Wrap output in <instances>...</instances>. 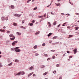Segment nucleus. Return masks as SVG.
I'll return each instance as SVG.
<instances>
[{"mask_svg": "<svg viewBox=\"0 0 79 79\" xmlns=\"http://www.w3.org/2000/svg\"><path fill=\"white\" fill-rule=\"evenodd\" d=\"M9 37H10V39L11 40H15V36L14 35L12 34H10V35H9Z\"/></svg>", "mask_w": 79, "mask_h": 79, "instance_id": "f257e3e1", "label": "nucleus"}, {"mask_svg": "<svg viewBox=\"0 0 79 79\" xmlns=\"http://www.w3.org/2000/svg\"><path fill=\"white\" fill-rule=\"evenodd\" d=\"M17 44V41H14L12 44V45H13V46H15V44Z\"/></svg>", "mask_w": 79, "mask_h": 79, "instance_id": "f03ea898", "label": "nucleus"}, {"mask_svg": "<svg viewBox=\"0 0 79 79\" xmlns=\"http://www.w3.org/2000/svg\"><path fill=\"white\" fill-rule=\"evenodd\" d=\"M73 52L74 54H76L77 53V48H75L73 50Z\"/></svg>", "mask_w": 79, "mask_h": 79, "instance_id": "7ed1b4c3", "label": "nucleus"}, {"mask_svg": "<svg viewBox=\"0 0 79 79\" xmlns=\"http://www.w3.org/2000/svg\"><path fill=\"white\" fill-rule=\"evenodd\" d=\"M16 17V16H18V17H19V16H20L21 15H19V14H16L14 15Z\"/></svg>", "mask_w": 79, "mask_h": 79, "instance_id": "20e7f679", "label": "nucleus"}, {"mask_svg": "<svg viewBox=\"0 0 79 79\" xmlns=\"http://www.w3.org/2000/svg\"><path fill=\"white\" fill-rule=\"evenodd\" d=\"M33 68H34V66L33 65L31 67L29 68V69L30 70H31V69H32Z\"/></svg>", "mask_w": 79, "mask_h": 79, "instance_id": "39448f33", "label": "nucleus"}, {"mask_svg": "<svg viewBox=\"0 0 79 79\" xmlns=\"http://www.w3.org/2000/svg\"><path fill=\"white\" fill-rule=\"evenodd\" d=\"M34 74V72H32L31 73H30L28 76V77H30V76H31V75H32V74Z\"/></svg>", "mask_w": 79, "mask_h": 79, "instance_id": "423d86ee", "label": "nucleus"}, {"mask_svg": "<svg viewBox=\"0 0 79 79\" xmlns=\"http://www.w3.org/2000/svg\"><path fill=\"white\" fill-rule=\"evenodd\" d=\"M74 36V35H69V37H68V39L70 38V37H73Z\"/></svg>", "mask_w": 79, "mask_h": 79, "instance_id": "0eeeda50", "label": "nucleus"}, {"mask_svg": "<svg viewBox=\"0 0 79 79\" xmlns=\"http://www.w3.org/2000/svg\"><path fill=\"white\" fill-rule=\"evenodd\" d=\"M15 52H21V50L20 49H18L15 50Z\"/></svg>", "mask_w": 79, "mask_h": 79, "instance_id": "6e6552de", "label": "nucleus"}, {"mask_svg": "<svg viewBox=\"0 0 79 79\" xmlns=\"http://www.w3.org/2000/svg\"><path fill=\"white\" fill-rule=\"evenodd\" d=\"M21 72H19L18 73H17L15 75V76H17V75H18V76H19V75H21Z\"/></svg>", "mask_w": 79, "mask_h": 79, "instance_id": "1a4fd4ad", "label": "nucleus"}, {"mask_svg": "<svg viewBox=\"0 0 79 79\" xmlns=\"http://www.w3.org/2000/svg\"><path fill=\"white\" fill-rule=\"evenodd\" d=\"M48 26H51V23L50 22H48Z\"/></svg>", "mask_w": 79, "mask_h": 79, "instance_id": "9d476101", "label": "nucleus"}, {"mask_svg": "<svg viewBox=\"0 0 79 79\" xmlns=\"http://www.w3.org/2000/svg\"><path fill=\"white\" fill-rule=\"evenodd\" d=\"M75 30H78V29H79V27H75Z\"/></svg>", "mask_w": 79, "mask_h": 79, "instance_id": "9b49d317", "label": "nucleus"}, {"mask_svg": "<svg viewBox=\"0 0 79 79\" xmlns=\"http://www.w3.org/2000/svg\"><path fill=\"white\" fill-rule=\"evenodd\" d=\"M52 34V33H50L48 35V37H50V35H51Z\"/></svg>", "mask_w": 79, "mask_h": 79, "instance_id": "f8f14e48", "label": "nucleus"}, {"mask_svg": "<svg viewBox=\"0 0 79 79\" xmlns=\"http://www.w3.org/2000/svg\"><path fill=\"white\" fill-rule=\"evenodd\" d=\"M48 73V72H46L45 73H44L43 74V76H45V75H46V74H47Z\"/></svg>", "mask_w": 79, "mask_h": 79, "instance_id": "ddd939ff", "label": "nucleus"}, {"mask_svg": "<svg viewBox=\"0 0 79 79\" xmlns=\"http://www.w3.org/2000/svg\"><path fill=\"white\" fill-rule=\"evenodd\" d=\"M13 26H17V25H18V24L16 23H14L13 24Z\"/></svg>", "mask_w": 79, "mask_h": 79, "instance_id": "4468645a", "label": "nucleus"}, {"mask_svg": "<svg viewBox=\"0 0 79 79\" xmlns=\"http://www.w3.org/2000/svg\"><path fill=\"white\" fill-rule=\"evenodd\" d=\"M37 48V45L33 47L34 49H36V48Z\"/></svg>", "mask_w": 79, "mask_h": 79, "instance_id": "2eb2a0df", "label": "nucleus"}, {"mask_svg": "<svg viewBox=\"0 0 79 79\" xmlns=\"http://www.w3.org/2000/svg\"><path fill=\"white\" fill-rule=\"evenodd\" d=\"M54 26H55V25H56V21H55L53 24Z\"/></svg>", "mask_w": 79, "mask_h": 79, "instance_id": "dca6fc26", "label": "nucleus"}, {"mask_svg": "<svg viewBox=\"0 0 79 79\" xmlns=\"http://www.w3.org/2000/svg\"><path fill=\"white\" fill-rule=\"evenodd\" d=\"M10 7L11 8H12V9H14V6H13V5H11L10 6Z\"/></svg>", "mask_w": 79, "mask_h": 79, "instance_id": "f3484780", "label": "nucleus"}, {"mask_svg": "<svg viewBox=\"0 0 79 79\" xmlns=\"http://www.w3.org/2000/svg\"><path fill=\"white\" fill-rule=\"evenodd\" d=\"M39 33H40V31L36 32V33H35V35H37V34H39Z\"/></svg>", "mask_w": 79, "mask_h": 79, "instance_id": "a211bd4d", "label": "nucleus"}, {"mask_svg": "<svg viewBox=\"0 0 79 79\" xmlns=\"http://www.w3.org/2000/svg\"><path fill=\"white\" fill-rule=\"evenodd\" d=\"M59 44V42H58L56 43H53L52 44V45H55V44Z\"/></svg>", "mask_w": 79, "mask_h": 79, "instance_id": "6ab92c4d", "label": "nucleus"}, {"mask_svg": "<svg viewBox=\"0 0 79 79\" xmlns=\"http://www.w3.org/2000/svg\"><path fill=\"white\" fill-rule=\"evenodd\" d=\"M0 31L1 32H5V30H2V29H1L0 30Z\"/></svg>", "mask_w": 79, "mask_h": 79, "instance_id": "aec40b11", "label": "nucleus"}, {"mask_svg": "<svg viewBox=\"0 0 79 79\" xmlns=\"http://www.w3.org/2000/svg\"><path fill=\"white\" fill-rule=\"evenodd\" d=\"M21 74L22 75H23V74H25V73H24V72H22L21 73Z\"/></svg>", "mask_w": 79, "mask_h": 79, "instance_id": "412c9836", "label": "nucleus"}, {"mask_svg": "<svg viewBox=\"0 0 79 79\" xmlns=\"http://www.w3.org/2000/svg\"><path fill=\"white\" fill-rule=\"evenodd\" d=\"M17 34H18L19 35H21V33L18 32H17Z\"/></svg>", "mask_w": 79, "mask_h": 79, "instance_id": "4be33fe9", "label": "nucleus"}, {"mask_svg": "<svg viewBox=\"0 0 79 79\" xmlns=\"http://www.w3.org/2000/svg\"><path fill=\"white\" fill-rule=\"evenodd\" d=\"M19 48V47H17L15 48V50H18V49Z\"/></svg>", "mask_w": 79, "mask_h": 79, "instance_id": "5701e85b", "label": "nucleus"}, {"mask_svg": "<svg viewBox=\"0 0 79 79\" xmlns=\"http://www.w3.org/2000/svg\"><path fill=\"white\" fill-rule=\"evenodd\" d=\"M5 19V18L4 17H2V20H4Z\"/></svg>", "mask_w": 79, "mask_h": 79, "instance_id": "b1692460", "label": "nucleus"}, {"mask_svg": "<svg viewBox=\"0 0 79 79\" xmlns=\"http://www.w3.org/2000/svg\"><path fill=\"white\" fill-rule=\"evenodd\" d=\"M57 37H58L57 36H54L53 38V39H57Z\"/></svg>", "mask_w": 79, "mask_h": 79, "instance_id": "393cba45", "label": "nucleus"}, {"mask_svg": "<svg viewBox=\"0 0 79 79\" xmlns=\"http://www.w3.org/2000/svg\"><path fill=\"white\" fill-rule=\"evenodd\" d=\"M45 67V65H42L41 66V68H44Z\"/></svg>", "mask_w": 79, "mask_h": 79, "instance_id": "a878e982", "label": "nucleus"}, {"mask_svg": "<svg viewBox=\"0 0 79 79\" xmlns=\"http://www.w3.org/2000/svg\"><path fill=\"white\" fill-rule=\"evenodd\" d=\"M56 6H60L61 4L60 3H58L56 5Z\"/></svg>", "mask_w": 79, "mask_h": 79, "instance_id": "bb28decb", "label": "nucleus"}, {"mask_svg": "<svg viewBox=\"0 0 79 79\" xmlns=\"http://www.w3.org/2000/svg\"><path fill=\"white\" fill-rule=\"evenodd\" d=\"M45 43H43L42 44V47H44V46H45Z\"/></svg>", "mask_w": 79, "mask_h": 79, "instance_id": "cd10ccee", "label": "nucleus"}, {"mask_svg": "<svg viewBox=\"0 0 79 79\" xmlns=\"http://www.w3.org/2000/svg\"><path fill=\"white\" fill-rule=\"evenodd\" d=\"M39 55V54L37 53H36L35 54V56H38V55Z\"/></svg>", "mask_w": 79, "mask_h": 79, "instance_id": "c85d7f7f", "label": "nucleus"}, {"mask_svg": "<svg viewBox=\"0 0 79 79\" xmlns=\"http://www.w3.org/2000/svg\"><path fill=\"white\" fill-rule=\"evenodd\" d=\"M12 64H13V63H10V64H8V66H11V65Z\"/></svg>", "mask_w": 79, "mask_h": 79, "instance_id": "c756f323", "label": "nucleus"}, {"mask_svg": "<svg viewBox=\"0 0 79 79\" xmlns=\"http://www.w3.org/2000/svg\"><path fill=\"white\" fill-rule=\"evenodd\" d=\"M19 61L18 60H17V59L15 60V62H18Z\"/></svg>", "mask_w": 79, "mask_h": 79, "instance_id": "7c9ffc66", "label": "nucleus"}, {"mask_svg": "<svg viewBox=\"0 0 79 79\" xmlns=\"http://www.w3.org/2000/svg\"><path fill=\"white\" fill-rule=\"evenodd\" d=\"M37 7H35V8H34L33 9V10H37Z\"/></svg>", "mask_w": 79, "mask_h": 79, "instance_id": "2f4dec72", "label": "nucleus"}, {"mask_svg": "<svg viewBox=\"0 0 79 79\" xmlns=\"http://www.w3.org/2000/svg\"><path fill=\"white\" fill-rule=\"evenodd\" d=\"M56 71H54L53 72L54 74H56Z\"/></svg>", "mask_w": 79, "mask_h": 79, "instance_id": "473e14b6", "label": "nucleus"}, {"mask_svg": "<svg viewBox=\"0 0 79 79\" xmlns=\"http://www.w3.org/2000/svg\"><path fill=\"white\" fill-rule=\"evenodd\" d=\"M30 26H33V23H31L30 24Z\"/></svg>", "mask_w": 79, "mask_h": 79, "instance_id": "72a5a7b5", "label": "nucleus"}, {"mask_svg": "<svg viewBox=\"0 0 79 79\" xmlns=\"http://www.w3.org/2000/svg\"><path fill=\"white\" fill-rule=\"evenodd\" d=\"M10 31H7L6 32V33H7V34H9V33H10Z\"/></svg>", "mask_w": 79, "mask_h": 79, "instance_id": "f704fd0d", "label": "nucleus"}, {"mask_svg": "<svg viewBox=\"0 0 79 79\" xmlns=\"http://www.w3.org/2000/svg\"><path fill=\"white\" fill-rule=\"evenodd\" d=\"M24 23V20H23L22 21V24Z\"/></svg>", "mask_w": 79, "mask_h": 79, "instance_id": "c9c22d12", "label": "nucleus"}, {"mask_svg": "<svg viewBox=\"0 0 79 79\" xmlns=\"http://www.w3.org/2000/svg\"><path fill=\"white\" fill-rule=\"evenodd\" d=\"M52 58L53 59H55V56H53Z\"/></svg>", "mask_w": 79, "mask_h": 79, "instance_id": "e433bc0d", "label": "nucleus"}, {"mask_svg": "<svg viewBox=\"0 0 79 79\" xmlns=\"http://www.w3.org/2000/svg\"><path fill=\"white\" fill-rule=\"evenodd\" d=\"M52 5V3H50L49 5L48 6H47V7H49Z\"/></svg>", "mask_w": 79, "mask_h": 79, "instance_id": "4c0bfd02", "label": "nucleus"}, {"mask_svg": "<svg viewBox=\"0 0 79 79\" xmlns=\"http://www.w3.org/2000/svg\"><path fill=\"white\" fill-rule=\"evenodd\" d=\"M59 66H60V65L59 64H57L56 65V67H59Z\"/></svg>", "mask_w": 79, "mask_h": 79, "instance_id": "58836bf2", "label": "nucleus"}, {"mask_svg": "<svg viewBox=\"0 0 79 79\" xmlns=\"http://www.w3.org/2000/svg\"><path fill=\"white\" fill-rule=\"evenodd\" d=\"M51 52H55V50H51Z\"/></svg>", "mask_w": 79, "mask_h": 79, "instance_id": "ea45409f", "label": "nucleus"}, {"mask_svg": "<svg viewBox=\"0 0 79 79\" xmlns=\"http://www.w3.org/2000/svg\"><path fill=\"white\" fill-rule=\"evenodd\" d=\"M31 0H28V1H27V3H29L30 2H31Z\"/></svg>", "mask_w": 79, "mask_h": 79, "instance_id": "a19ab883", "label": "nucleus"}, {"mask_svg": "<svg viewBox=\"0 0 79 79\" xmlns=\"http://www.w3.org/2000/svg\"><path fill=\"white\" fill-rule=\"evenodd\" d=\"M41 17H44V16H39V18H41Z\"/></svg>", "mask_w": 79, "mask_h": 79, "instance_id": "79ce46f5", "label": "nucleus"}, {"mask_svg": "<svg viewBox=\"0 0 79 79\" xmlns=\"http://www.w3.org/2000/svg\"><path fill=\"white\" fill-rule=\"evenodd\" d=\"M62 78H63L61 76H60L59 78V79H62Z\"/></svg>", "mask_w": 79, "mask_h": 79, "instance_id": "37998d69", "label": "nucleus"}, {"mask_svg": "<svg viewBox=\"0 0 79 79\" xmlns=\"http://www.w3.org/2000/svg\"><path fill=\"white\" fill-rule=\"evenodd\" d=\"M8 17H7L6 18V20H8Z\"/></svg>", "mask_w": 79, "mask_h": 79, "instance_id": "c03bdc74", "label": "nucleus"}, {"mask_svg": "<svg viewBox=\"0 0 79 79\" xmlns=\"http://www.w3.org/2000/svg\"><path fill=\"white\" fill-rule=\"evenodd\" d=\"M20 28L23 29V28H24V27L23 26H22L20 27Z\"/></svg>", "mask_w": 79, "mask_h": 79, "instance_id": "a18cd8bd", "label": "nucleus"}, {"mask_svg": "<svg viewBox=\"0 0 79 79\" xmlns=\"http://www.w3.org/2000/svg\"><path fill=\"white\" fill-rule=\"evenodd\" d=\"M44 56H48V55L47 54H44Z\"/></svg>", "mask_w": 79, "mask_h": 79, "instance_id": "49530a36", "label": "nucleus"}, {"mask_svg": "<svg viewBox=\"0 0 79 79\" xmlns=\"http://www.w3.org/2000/svg\"><path fill=\"white\" fill-rule=\"evenodd\" d=\"M50 58H48V59H47V61H49V60H50Z\"/></svg>", "mask_w": 79, "mask_h": 79, "instance_id": "de8ad7c7", "label": "nucleus"}, {"mask_svg": "<svg viewBox=\"0 0 79 79\" xmlns=\"http://www.w3.org/2000/svg\"><path fill=\"white\" fill-rule=\"evenodd\" d=\"M69 3H70V4L71 5H73V3L71 2H69Z\"/></svg>", "mask_w": 79, "mask_h": 79, "instance_id": "09e8293b", "label": "nucleus"}, {"mask_svg": "<svg viewBox=\"0 0 79 79\" xmlns=\"http://www.w3.org/2000/svg\"><path fill=\"white\" fill-rule=\"evenodd\" d=\"M67 53H70V52H69V51H67Z\"/></svg>", "mask_w": 79, "mask_h": 79, "instance_id": "8fccbe9b", "label": "nucleus"}, {"mask_svg": "<svg viewBox=\"0 0 79 79\" xmlns=\"http://www.w3.org/2000/svg\"><path fill=\"white\" fill-rule=\"evenodd\" d=\"M76 33H77V34H76V35H78V34H79V32H77Z\"/></svg>", "mask_w": 79, "mask_h": 79, "instance_id": "3c124183", "label": "nucleus"}, {"mask_svg": "<svg viewBox=\"0 0 79 79\" xmlns=\"http://www.w3.org/2000/svg\"><path fill=\"white\" fill-rule=\"evenodd\" d=\"M76 15H79V13H76Z\"/></svg>", "mask_w": 79, "mask_h": 79, "instance_id": "603ef678", "label": "nucleus"}, {"mask_svg": "<svg viewBox=\"0 0 79 79\" xmlns=\"http://www.w3.org/2000/svg\"><path fill=\"white\" fill-rule=\"evenodd\" d=\"M51 15H54V14L53 13V12H51Z\"/></svg>", "mask_w": 79, "mask_h": 79, "instance_id": "864d4df0", "label": "nucleus"}, {"mask_svg": "<svg viewBox=\"0 0 79 79\" xmlns=\"http://www.w3.org/2000/svg\"><path fill=\"white\" fill-rule=\"evenodd\" d=\"M72 58V56H69V58Z\"/></svg>", "mask_w": 79, "mask_h": 79, "instance_id": "5fc2aeb1", "label": "nucleus"}, {"mask_svg": "<svg viewBox=\"0 0 79 79\" xmlns=\"http://www.w3.org/2000/svg\"><path fill=\"white\" fill-rule=\"evenodd\" d=\"M32 22L33 23H35V20H33Z\"/></svg>", "mask_w": 79, "mask_h": 79, "instance_id": "6e6d98bb", "label": "nucleus"}, {"mask_svg": "<svg viewBox=\"0 0 79 79\" xmlns=\"http://www.w3.org/2000/svg\"><path fill=\"white\" fill-rule=\"evenodd\" d=\"M60 26V24H59L57 26V27H59Z\"/></svg>", "mask_w": 79, "mask_h": 79, "instance_id": "4d7b16f0", "label": "nucleus"}, {"mask_svg": "<svg viewBox=\"0 0 79 79\" xmlns=\"http://www.w3.org/2000/svg\"><path fill=\"white\" fill-rule=\"evenodd\" d=\"M66 15H67V16H69V14H66Z\"/></svg>", "mask_w": 79, "mask_h": 79, "instance_id": "13d9d810", "label": "nucleus"}, {"mask_svg": "<svg viewBox=\"0 0 79 79\" xmlns=\"http://www.w3.org/2000/svg\"><path fill=\"white\" fill-rule=\"evenodd\" d=\"M35 76V74H34L33 75V77Z\"/></svg>", "mask_w": 79, "mask_h": 79, "instance_id": "bf43d9fd", "label": "nucleus"}, {"mask_svg": "<svg viewBox=\"0 0 79 79\" xmlns=\"http://www.w3.org/2000/svg\"><path fill=\"white\" fill-rule=\"evenodd\" d=\"M2 66H3L2 65V64H0V67H2Z\"/></svg>", "mask_w": 79, "mask_h": 79, "instance_id": "052dcab7", "label": "nucleus"}, {"mask_svg": "<svg viewBox=\"0 0 79 79\" xmlns=\"http://www.w3.org/2000/svg\"><path fill=\"white\" fill-rule=\"evenodd\" d=\"M3 29H6V27H3Z\"/></svg>", "mask_w": 79, "mask_h": 79, "instance_id": "680f3d73", "label": "nucleus"}, {"mask_svg": "<svg viewBox=\"0 0 79 79\" xmlns=\"http://www.w3.org/2000/svg\"><path fill=\"white\" fill-rule=\"evenodd\" d=\"M61 15H64V14H63V13H61Z\"/></svg>", "mask_w": 79, "mask_h": 79, "instance_id": "e2e57ef3", "label": "nucleus"}, {"mask_svg": "<svg viewBox=\"0 0 79 79\" xmlns=\"http://www.w3.org/2000/svg\"><path fill=\"white\" fill-rule=\"evenodd\" d=\"M66 24V23H64V24Z\"/></svg>", "mask_w": 79, "mask_h": 79, "instance_id": "0e129e2a", "label": "nucleus"}, {"mask_svg": "<svg viewBox=\"0 0 79 79\" xmlns=\"http://www.w3.org/2000/svg\"><path fill=\"white\" fill-rule=\"evenodd\" d=\"M63 26H64V24H63L62 25Z\"/></svg>", "mask_w": 79, "mask_h": 79, "instance_id": "69168bd1", "label": "nucleus"}, {"mask_svg": "<svg viewBox=\"0 0 79 79\" xmlns=\"http://www.w3.org/2000/svg\"><path fill=\"white\" fill-rule=\"evenodd\" d=\"M51 42H52V40L50 41L49 42L50 43H51Z\"/></svg>", "mask_w": 79, "mask_h": 79, "instance_id": "338daca9", "label": "nucleus"}, {"mask_svg": "<svg viewBox=\"0 0 79 79\" xmlns=\"http://www.w3.org/2000/svg\"><path fill=\"white\" fill-rule=\"evenodd\" d=\"M46 16V15L44 14V17H45V16Z\"/></svg>", "mask_w": 79, "mask_h": 79, "instance_id": "774afa93", "label": "nucleus"}]
</instances>
